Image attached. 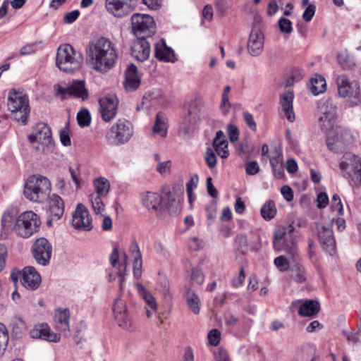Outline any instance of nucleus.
Instances as JSON below:
<instances>
[{"label": "nucleus", "mask_w": 361, "mask_h": 361, "mask_svg": "<svg viewBox=\"0 0 361 361\" xmlns=\"http://www.w3.org/2000/svg\"><path fill=\"white\" fill-rule=\"evenodd\" d=\"M86 54L90 68L102 73L113 68L118 58L115 44L103 37L89 42L86 47Z\"/></svg>", "instance_id": "obj_1"}, {"label": "nucleus", "mask_w": 361, "mask_h": 361, "mask_svg": "<svg viewBox=\"0 0 361 361\" xmlns=\"http://www.w3.org/2000/svg\"><path fill=\"white\" fill-rule=\"evenodd\" d=\"M295 226L293 224L279 225L273 232V246L276 252H284L293 260L298 258Z\"/></svg>", "instance_id": "obj_2"}, {"label": "nucleus", "mask_w": 361, "mask_h": 361, "mask_svg": "<svg viewBox=\"0 0 361 361\" xmlns=\"http://www.w3.org/2000/svg\"><path fill=\"white\" fill-rule=\"evenodd\" d=\"M51 190V184L47 177L32 175L25 181L23 193L28 200L42 203L49 197Z\"/></svg>", "instance_id": "obj_3"}, {"label": "nucleus", "mask_w": 361, "mask_h": 361, "mask_svg": "<svg viewBox=\"0 0 361 361\" xmlns=\"http://www.w3.org/2000/svg\"><path fill=\"white\" fill-rule=\"evenodd\" d=\"M56 66L68 73H72L80 68L83 63L82 54L75 51L70 44L61 45L56 53Z\"/></svg>", "instance_id": "obj_4"}, {"label": "nucleus", "mask_w": 361, "mask_h": 361, "mask_svg": "<svg viewBox=\"0 0 361 361\" xmlns=\"http://www.w3.org/2000/svg\"><path fill=\"white\" fill-rule=\"evenodd\" d=\"M28 140L37 151L44 154H51L54 150L55 145L51 128L44 123L36 124L28 136Z\"/></svg>", "instance_id": "obj_5"}, {"label": "nucleus", "mask_w": 361, "mask_h": 361, "mask_svg": "<svg viewBox=\"0 0 361 361\" xmlns=\"http://www.w3.org/2000/svg\"><path fill=\"white\" fill-rule=\"evenodd\" d=\"M317 116L318 126L323 132L338 126V108L332 98H327L318 103Z\"/></svg>", "instance_id": "obj_6"}, {"label": "nucleus", "mask_w": 361, "mask_h": 361, "mask_svg": "<svg viewBox=\"0 0 361 361\" xmlns=\"http://www.w3.org/2000/svg\"><path fill=\"white\" fill-rule=\"evenodd\" d=\"M7 106L15 121L23 124L27 123L30 111L27 95L16 90L11 91L8 97Z\"/></svg>", "instance_id": "obj_7"}, {"label": "nucleus", "mask_w": 361, "mask_h": 361, "mask_svg": "<svg viewBox=\"0 0 361 361\" xmlns=\"http://www.w3.org/2000/svg\"><path fill=\"white\" fill-rule=\"evenodd\" d=\"M133 133V124L125 118H120L106 133V138L109 144L118 146L128 142Z\"/></svg>", "instance_id": "obj_8"}, {"label": "nucleus", "mask_w": 361, "mask_h": 361, "mask_svg": "<svg viewBox=\"0 0 361 361\" xmlns=\"http://www.w3.org/2000/svg\"><path fill=\"white\" fill-rule=\"evenodd\" d=\"M324 133L326 134L328 148L335 153L343 152L353 140L350 132L341 126H335Z\"/></svg>", "instance_id": "obj_9"}, {"label": "nucleus", "mask_w": 361, "mask_h": 361, "mask_svg": "<svg viewBox=\"0 0 361 361\" xmlns=\"http://www.w3.org/2000/svg\"><path fill=\"white\" fill-rule=\"evenodd\" d=\"M338 95L347 98L351 105H357L361 102L360 86L357 81H350L345 75L336 78Z\"/></svg>", "instance_id": "obj_10"}, {"label": "nucleus", "mask_w": 361, "mask_h": 361, "mask_svg": "<svg viewBox=\"0 0 361 361\" xmlns=\"http://www.w3.org/2000/svg\"><path fill=\"white\" fill-rule=\"evenodd\" d=\"M40 225L37 215L32 211L21 214L16 221L15 232L23 238H29L37 232Z\"/></svg>", "instance_id": "obj_11"}, {"label": "nucleus", "mask_w": 361, "mask_h": 361, "mask_svg": "<svg viewBox=\"0 0 361 361\" xmlns=\"http://www.w3.org/2000/svg\"><path fill=\"white\" fill-rule=\"evenodd\" d=\"M133 32L136 37L147 38L155 33V22L148 14L135 13L131 17Z\"/></svg>", "instance_id": "obj_12"}, {"label": "nucleus", "mask_w": 361, "mask_h": 361, "mask_svg": "<svg viewBox=\"0 0 361 361\" xmlns=\"http://www.w3.org/2000/svg\"><path fill=\"white\" fill-rule=\"evenodd\" d=\"M137 4V0H106V11L116 18L129 14Z\"/></svg>", "instance_id": "obj_13"}, {"label": "nucleus", "mask_w": 361, "mask_h": 361, "mask_svg": "<svg viewBox=\"0 0 361 361\" xmlns=\"http://www.w3.org/2000/svg\"><path fill=\"white\" fill-rule=\"evenodd\" d=\"M99 113L102 120L110 122L117 114L118 99L115 94H107L99 100Z\"/></svg>", "instance_id": "obj_14"}, {"label": "nucleus", "mask_w": 361, "mask_h": 361, "mask_svg": "<svg viewBox=\"0 0 361 361\" xmlns=\"http://www.w3.org/2000/svg\"><path fill=\"white\" fill-rule=\"evenodd\" d=\"M32 252L36 262L41 265L46 266L51 257L52 246L46 238H40L34 243Z\"/></svg>", "instance_id": "obj_15"}, {"label": "nucleus", "mask_w": 361, "mask_h": 361, "mask_svg": "<svg viewBox=\"0 0 361 361\" xmlns=\"http://www.w3.org/2000/svg\"><path fill=\"white\" fill-rule=\"evenodd\" d=\"M264 45V35L261 29L255 25L247 42V51L252 56H258L262 53Z\"/></svg>", "instance_id": "obj_16"}, {"label": "nucleus", "mask_w": 361, "mask_h": 361, "mask_svg": "<svg viewBox=\"0 0 361 361\" xmlns=\"http://www.w3.org/2000/svg\"><path fill=\"white\" fill-rule=\"evenodd\" d=\"M340 167L350 176L361 183V158L352 154H346L343 157Z\"/></svg>", "instance_id": "obj_17"}, {"label": "nucleus", "mask_w": 361, "mask_h": 361, "mask_svg": "<svg viewBox=\"0 0 361 361\" xmlns=\"http://www.w3.org/2000/svg\"><path fill=\"white\" fill-rule=\"evenodd\" d=\"M72 225L75 229L90 231L92 228V219L87 209L78 204L73 214Z\"/></svg>", "instance_id": "obj_18"}, {"label": "nucleus", "mask_w": 361, "mask_h": 361, "mask_svg": "<svg viewBox=\"0 0 361 361\" xmlns=\"http://www.w3.org/2000/svg\"><path fill=\"white\" fill-rule=\"evenodd\" d=\"M112 310L118 325L124 329H130L131 327V319L125 301L120 298H116L114 302Z\"/></svg>", "instance_id": "obj_19"}, {"label": "nucleus", "mask_w": 361, "mask_h": 361, "mask_svg": "<svg viewBox=\"0 0 361 361\" xmlns=\"http://www.w3.org/2000/svg\"><path fill=\"white\" fill-rule=\"evenodd\" d=\"M187 114L183 120L184 130L186 133L192 131L200 118V108L196 99H191L185 105Z\"/></svg>", "instance_id": "obj_20"}, {"label": "nucleus", "mask_w": 361, "mask_h": 361, "mask_svg": "<svg viewBox=\"0 0 361 361\" xmlns=\"http://www.w3.org/2000/svg\"><path fill=\"white\" fill-rule=\"evenodd\" d=\"M318 236L323 248L333 255L336 250V241L332 230V224L324 225L318 231Z\"/></svg>", "instance_id": "obj_21"}, {"label": "nucleus", "mask_w": 361, "mask_h": 361, "mask_svg": "<svg viewBox=\"0 0 361 361\" xmlns=\"http://www.w3.org/2000/svg\"><path fill=\"white\" fill-rule=\"evenodd\" d=\"M22 285L28 290H36L41 283V276L33 267H25L22 270Z\"/></svg>", "instance_id": "obj_22"}, {"label": "nucleus", "mask_w": 361, "mask_h": 361, "mask_svg": "<svg viewBox=\"0 0 361 361\" xmlns=\"http://www.w3.org/2000/svg\"><path fill=\"white\" fill-rule=\"evenodd\" d=\"M151 49L149 43L146 38L137 37L131 46V54L136 60L139 61H146L150 54Z\"/></svg>", "instance_id": "obj_23"}, {"label": "nucleus", "mask_w": 361, "mask_h": 361, "mask_svg": "<svg viewBox=\"0 0 361 361\" xmlns=\"http://www.w3.org/2000/svg\"><path fill=\"white\" fill-rule=\"evenodd\" d=\"M30 335L35 338H41L51 342H58L60 340V334L50 332V329L47 324L36 325L31 331Z\"/></svg>", "instance_id": "obj_24"}, {"label": "nucleus", "mask_w": 361, "mask_h": 361, "mask_svg": "<svg viewBox=\"0 0 361 361\" xmlns=\"http://www.w3.org/2000/svg\"><path fill=\"white\" fill-rule=\"evenodd\" d=\"M70 312L68 309L59 310L54 315L55 328L64 336H68L69 329Z\"/></svg>", "instance_id": "obj_25"}, {"label": "nucleus", "mask_w": 361, "mask_h": 361, "mask_svg": "<svg viewBox=\"0 0 361 361\" xmlns=\"http://www.w3.org/2000/svg\"><path fill=\"white\" fill-rule=\"evenodd\" d=\"M48 213L54 220L60 219L63 215L64 202L62 198L56 194H53L49 197Z\"/></svg>", "instance_id": "obj_26"}, {"label": "nucleus", "mask_w": 361, "mask_h": 361, "mask_svg": "<svg viewBox=\"0 0 361 361\" xmlns=\"http://www.w3.org/2000/svg\"><path fill=\"white\" fill-rule=\"evenodd\" d=\"M124 86L127 91L133 92L137 90L140 85V78L137 75V68L135 65L130 63L125 73Z\"/></svg>", "instance_id": "obj_27"}, {"label": "nucleus", "mask_w": 361, "mask_h": 361, "mask_svg": "<svg viewBox=\"0 0 361 361\" xmlns=\"http://www.w3.org/2000/svg\"><path fill=\"white\" fill-rule=\"evenodd\" d=\"M143 206L148 209L161 210L162 198L158 193L153 192H144L140 195Z\"/></svg>", "instance_id": "obj_28"}, {"label": "nucleus", "mask_w": 361, "mask_h": 361, "mask_svg": "<svg viewBox=\"0 0 361 361\" xmlns=\"http://www.w3.org/2000/svg\"><path fill=\"white\" fill-rule=\"evenodd\" d=\"M155 56L160 61L166 62H174L176 60L173 50L166 45L164 39L156 43Z\"/></svg>", "instance_id": "obj_29"}, {"label": "nucleus", "mask_w": 361, "mask_h": 361, "mask_svg": "<svg viewBox=\"0 0 361 361\" xmlns=\"http://www.w3.org/2000/svg\"><path fill=\"white\" fill-rule=\"evenodd\" d=\"M212 145L216 152L221 158L226 159L228 157V142L222 130L216 132Z\"/></svg>", "instance_id": "obj_30"}, {"label": "nucleus", "mask_w": 361, "mask_h": 361, "mask_svg": "<svg viewBox=\"0 0 361 361\" xmlns=\"http://www.w3.org/2000/svg\"><path fill=\"white\" fill-rule=\"evenodd\" d=\"M293 93L288 91L285 92L281 97L280 103L283 111L287 119L292 122L295 119V115L293 111Z\"/></svg>", "instance_id": "obj_31"}, {"label": "nucleus", "mask_w": 361, "mask_h": 361, "mask_svg": "<svg viewBox=\"0 0 361 361\" xmlns=\"http://www.w3.org/2000/svg\"><path fill=\"white\" fill-rule=\"evenodd\" d=\"M319 303L313 300H306L302 302L299 307L298 314L302 317H313L319 311Z\"/></svg>", "instance_id": "obj_32"}, {"label": "nucleus", "mask_w": 361, "mask_h": 361, "mask_svg": "<svg viewBox=\"0 0 361 361\" xmlns=\"http://www.w3.org/2000/svg\"><path fill=\"white\" fill-rule=\"evenodd\" d=\"M70 97L80 99L82 101L87 99L88 91L84 80H75L70 85Z\"/></svg>", "instance_id": "obj_33"}, {"label": "nucleus", "mask_w": 361, "mask_h": 361, "mask_svg": "<svg viewBox=\"0 0 361 361\" xmlns=\"http://www.w3.org/2000/svg\"><path fill=\"white\" fill-rule=\"evenodd\" d=\"M309 91L314 96L324 93L326 90L325 78L319 74H315L308 84Z\"/></svg>", "instance_id": "obj_34"}, {"label": "nucleus", "mask_w": 361, "mask_h": 361, "mask_svg": "<svg viewBox=\"0 0 361 361\" xmlns=\"http://www.w3.org/2000/svg\"><path fill=\"white\" fill-rule=\"evenodd\" d=\"M168 127V118L166 115L161 112L157 113L153 126V134L165 137L167 135Z\"/></svg>", "instance_id": "obj_35"}, {"label": "nucleus", "mask_w": 361, "mask_h": 361, "mask_svg": "<svg viewBox=\"0 0 361 361\" xmlns=\"http://www.w3.org/2000/svg\"><path fill=\"white\" fill-rule=\"evenodd\" d=\"M186 303L190 310L195 314H198L200 311V299L198 295L192 289L186 288L185 293Z\"/></svg>", "instance_id": "obj_36"}, {"label": "nucleus", "mask_w": 361, "mask_h": 361, "mask_svg": "<svg viewBox=\"0 0 361 361\" xmlns=\"http://www.w3.org/2000/svg\"><path fill=\"white\" fill-rule=\"evenodd\" d=\"M137 290L142 298L146 305L149 308L152 309L153 311L157 310V302L155 298L152 295L150 292H149L142 284L137 283L136 284Z\"/></svg>", "instance_id": "obj_37"}, {"label": "nucleus", "mask_w": 361, "mask_h": 361, "mask_svg": "<svg viewBox=\"0 0 361 361\" xmlns=\"http://www.w3.org/2000/svg\"><path fill=\"white\" fill-rule=\"evenodd\" d=\"M161 198V209H166L171 214L176 213L178 203L176 201L173 194L171 192H166Z\"/></svg>", "instance_id": "obj_38"}, {"label": "nucleus", "mask_w": 361, "mask_h": 361, "mask_svg": "<svg viewBox=\"0 0 361 361\" xmlns=\"http://www.w3.org/2000/svg\"><path fill=\"white\" fill-rule=\"evenodd\" d=\"M277 209L273 200L267 201L262 207L260 213L262 218L266 221L274 219L276 214Z\"/></svg>", "instance_id": "obj_39"}, {"label": "nucleus", "mask_w": 361, "mask_h": 361, "mask_svg": "<svg viewBox=\"0 0 361 361\" xmlns=\"http://www.w3.org/2000/svg\"><path fill=\"white\" fill-rule=\"evenodd\" d=\"M94 185L97 191L95 195L105 197L109 193L110 189V184L106 178L103 177L97 178L94 181Z\"/></svg>", "instance_id": "obj_40"}, {"label": "nucleus", "mask_w": 361, "mask_h": 361, "mask_svg": "<svg viewBox=\"0 0 361 361\" xmlns=\"http://www.w3.org/2000/svg\"><path fill=\"white\" fill-rule=\"evenodd\" d=\"M16 214L13 212L6 211L3 214L1 224L2 228L6 232H8L12 229L14 230V226L16 224Z\"/></svg>", "instance_id": "obj_41"}, {"label": "nucleus", "mask_w": 361, "mask_h": 361, "mask_svg": "<svg viewBox=\"0 0 361 361\" xmlns=\"http://www.w3.org/2000/svg\"><path fill=\"white\" fill-rule=\"evenodd\" d=\"M290 272V276L295 281L302 283L306 281L305 270L302 265L296 264L291 267Z\"/></svg>", "instance_id": "obj_42"}, {"label": "nucleus", "mask_w": 361, "mask_h": 361, "mask_svg": "<svg viewBox=\"0 0 361 361\" xmlns=\"http://www.w3.org/2000/svg\"><path fill=\"white\" fill-rule=\"evenodd\" d=\"M8 339L9 335L6 326L0 323V356L4 353L8 345Z\"/></svg>", "instance_id": "obj_43"}, {"label": "nucleus", "mask_w": 361, "mask_h": 361, "mask_svg": "<svg viewBox=\"0 0 361 361\" xmlns=\"http://www.w3.org/2000/svg\"><path fill=\"white\" fill-rule=\"evenodd\" d=\"M231 90V87L229 85H226L224 88V92L222 94L221 102L220 105V109L221 112L224 114H226L230 109L231 104L229 102V97L228 94Z\"/></svg>", "instance_id": "obj_44"}, {"label": "nucleus", "mask_w": 361, "mask_h": 361, "mask_svg": "<svg viewBox=\"0 0 361 361\" xmlns=\"http://www.w3.org/2000/svg\"><path fill=\"white\" fill-rule=\"evenodd\" d=\"M102 196L92 194L90 196L92 209L97 214H101L104 211V204Z\"/></svg>", "instance_id": "obj_45"}, {"label": "nucleus", "mask_w": 361, "mask_h": 361, "mask_svg": "<svg viewBox=\"0 0 361 361\" xmlns=\"http://www.w3.org/2000/svg\"><path fill=\"white\" fill-rule=\"evenodd\" d=\"M77 120L80 126H88L91 121V117L89 111L86 109L80 110L77 114Z\"/></svg>", "instance_id": "obj_46"}, {"label": "nucleus", "mask_w": 361, "mask_h": 361, "mask_svg": "<svg viewBox=\"0 0 361 361\" xmlns=\"http://www.w3.org/2000/svg\"><path fill=\"white\" fill-rule=\"evenodd\" d=\"M252 151V147L247 142H241L239 145L238 153L242 158H250Z\"/></svg>", "instance_id": "obj_47"}, {"label": "nucleus", "mask_w": 361, "mask_h": 361, "mask_svg": "<svg viewBox=\"0 0 361 361\" xmlns=\"http://www.w3.org/2000/svg\"><path fill=\"white\" fill-rule=\"evenodd\" d=\"M279 27L281 32L284 34H290L293 30L291 21L286 18H281L279 19Z\"/></svg>", "instance_id": "obj_48"}, {"label": "nucleus", "mask_w": 361, "mask_h": 361, "mask_svg": "<svg viewBox=\"0 0 361 361\" xmlns=\"http://www.w3.org/2000/svg\"><path fill=\"white\" fill-rule=\"evenodd\" d=\"M205 162L209 169H214L216 165V157L215 153L211 149H207L204 156Z\"/></svg>", "instance_id": "obj_49"}, {"label": "nucleus", "mask_w": 361, "mask_h": 361, "mask_svg": "<svg viewBox=\"0 0 361 361\" xmlns=\"http://www.w3.org/2000/svg\"><path fill=\"white\" fill-rule=\"evenodd\" d=\"M331 207L334 210L337 211L340 216L343 214V204L339 195L337 194H334L332 197Z\"/></svg>", "instance_id": "obj_50"}, {"label": "nucleus", "mask_w": 361, "mask_h": 361, "mask_svg": "<svg viewBox=\"0 0 361 361\" xmlns=\"http://www.w3.org/2000/svg\"><path fill=\"white\" fill-rule=\"evenodd\" d=\"M274 262L281 271H286L289 268V263L283 255L276 257Z\"/></svg>", "instance_id": "obj_51"}, {"label": "nucleus", "mask_w": 361, "mask_h": 361, "mask_svg": "<svg viewBox=\"0 0 361 361\" xmlns=\"http://www.w3.org/2000/svg\"><path fill=\"white\" fill-rule=\"evenodd\" d=\"M221 338V333L219 330L214 329H212L208 334L209 342L212 345L216 346Z\"/></svg>", "instance_id": "obj_52"}, {"label": "nucleus", "mask_w": 361, "mask_h": 361, "mask_svg": "<svg viewBox=\"0 0 361 361\" xmlns=\"http://www.w3.org/2000/svg\"><path fill=\"white\" fill-rule=\"evenodd\" d=\"M243 118L246 125L250 128V130L252 131L257 130V124L255 121L253 116L250 113L247 111H243Z\"/></svg>", "instance_id": "obj_53"}, {"label": "nucleus", "mask_w": 361, "mask_h": 361, "mask_svg": "<svg viewBox=\"0 0 361 361\" xmlns=\"http://www.w3.org/2000/svg\"><path fill=\"white\" fill-rule=\"evenodd\" d=\"M190 277L191 280L195 282L197 284L201 285L204 283V275L202 271L197 268H194L192 269Z\"/></svg>", "instance_id": "obj_54"}, {"label": "nucleus", "mask_w": 361, "mask_h": 361, "mask_svg": "<svg viewBox=\"0 0 361 361\" xmlns=\"http://www.w3.org/2000/svg\"><path fill=\"white\" fill-rule=\"evenodd\" d=\"M55 90V95L59 96L61 99H65L70 97V85L67 87H63L59 84H56L54 86Z\"/></svg>", "instance_id": "obj_55"}, {"label": "nucleus", "mask_w": 361, "mask_h": 361, "mask_svg": "<svg viewBox=\"0 0 361 361\" xmlns=\"http://www.w3.org/2000/svg\"><path fill=\"white\" fill-rule=\"evenodd\" d=\"M142 257L133 259V275L135 279H140L142 275Z\"/></svg>", "instance_id": "obj_56"}, {"label": "nucleus", "mask_w": 361, "mask_h": 361, "mask_svg": "<svg viewBox=\"0 0 361 361\" xmlns=\"http://www.w3.org/2000/svg\"><path fill=\"white\" fill-rule=\"evenodd\" d=\"M227 133L231 142H234L238 140L239 131L235 125L229 124L227 127Z\"/></svg>", "instance_id": "obj_57"}, {"label": "nucleus", "mask_w": 361, "mask_h": 361, "mask_svg": "<svg viewBox=\"0 0 361 361\" xmlns=\"http://www.w3.org/2000/svg\"><path fill=\"white\" fill-rule=\"evenodd\" d=\"M171 167V161L169 160L166 161L159 162L156 167V170L160 174L163 175L169 173Z\"/></svg>", "instance_id": "obj_58"}, {"label": "nucleus", "mask_w": 361, "mask_h": 361, "mask_svg": "<svg viewBox=\"0 0 361 361\" xmlns=\"http://www.w3.org/2000/svg\"><path fill=\"white\" fill-rule=\"evenodd\" d=\"M129 251L133 259L142 257V254L139 245L135 240H134L130 245Z\"/></svg>", "instance_id": "obj_59"}, {"label": "nucleus", "mask_w": 361, "mask_h": 361, "mask_svg": "<svg viewBox=\"0 0 361 361\" xmlns=\"http://www.w3.org/2000/svg\"><path fill=\"white\" fill-rule=\"evenodd\" d=\"M317 206L318 208H325L329 203V197L327 194L323 192L319 193L317 198Z\"/></svg>", "instance_id": "obj_60"}, {"label": "nucleus", "mask_w": 361, "mask_h": 361, "mask_svg": "<svg viewBox=\"0 0 361 361\" xmlns=\"http://www.w3.org/2000/svg\"><path fill=\"white\" fill-rule=\"evenodd\" d=\"M315 11H316V7L314 5H312V4L308 5L302 14L303 19L306 22L310 21L312 19V18L315 13Z\"/></svg>", "instance_id": "obj_61"}, {"label": "nucleus", "mask_w": 361, "mask_h": 361, "mask_svg": "<svg viewBox=\"0 0 361 361\" xmlns=\"http://www.w3.org/2000/svg\"><path fill=\"white\" fill-rule=\"evenodd\" d=\"M215 7L217 12L224 16L228 8V5L226 0H215Z\"/></svg>", "instance_id": "obj_62"}, {"label": "nucleus", "mask_w": 361, "mask_h": 361, "mask_svg": "<svg viewBox=\"0 0 361 361\" xmlns=\"http://www.w3.org/2000/svg\"><path fill=\"white\" fill-rule=\"evenodd\" d=\"M259 171V167L256 161H252L246 164L245 171L248 175H255Z\"/></svg>", "instance_id": "obj_63"}, {"label": "nucleus", "mask_w": 361, "mask_h": 361, "mask_svg": "<svg viewBox=\"0 0 361 361\" xmlns=\"http://www.w3.org/2000/svg\"><path fill=\"white\" fill-rule=\"evenodd\" d=\"M189 247L192 250H199L203 247V242L198 238L192 237L190 239Z\"/></svg>", "instance_id": "obj_64"}]
</instances>
